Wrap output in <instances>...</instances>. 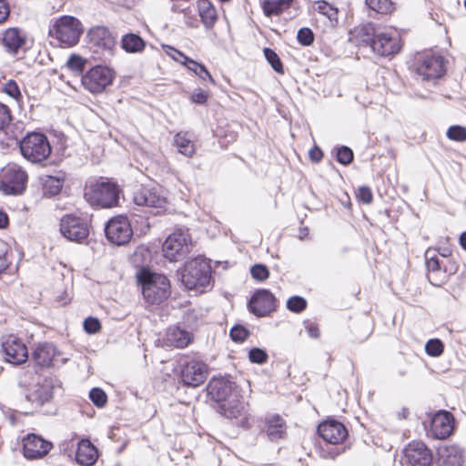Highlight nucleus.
I'll list each match as a JSON object with an SVG mask.
<instances>
[{
	"label": "nucleus",
	"instance_id": "obj_62",
	"mask_svg": "<svg viewBox=\"0 0 466 466\" xmlns=\"http://www.w3.org/2000/svg\"><path fill=\"white\" fill-rule=\"evenodd\" d=\"M307 331L309 335L313 339H317L319 337V329L318 326H316L313 323H309L307 325Z\"/></svg>",
	"mask_w": 466,
	"mask_h": 466
},
{
	"label": "nucleus",
	"instance_id": "obj_64",
	"mask_svg": "<svg viewBox=\"0 0 466 466\" xmlns=\"http://www.w3.org/2000/svg\"><path fill=\"white\" fill-rule=\"evenodd\" d=\"M460 243L461 247L466 250V231L461 235Z\"/></svg>",
	"mask_w": 466,
	"mask_h": 466
},
{
	"label": "nucleus",
	"instance_id": "obj_6",
	"mask_svg": "<svg viewBox=\"0 0 466 466\" xmlns=\"http://www.w3.org/2000/svg\"><path fill=\"white\" fill-rule=\"evenodd\" d=\"M20 150L25 158L37 163L50 156L51 146L45 135L34 132L23 138L20 142Z\"/></svg>",
	"mask_w": 466,
	"mask_h": 466
},
{
	"label": "nucleus",
	"instance_id": "obj_3",
	"mask_svg": "<svg viewBox=\"0 0 466 466\" xmlns=\"http://www.w3.org/2000/svg\"><path fill=\"white\" fill-rule=\"evenodd\" d=\"M120 189L109 180L90 181L85 187V198L92 206L112 208L118 204Z\"/></svg>",
	"mask_w": 466,
	"mask_h": 466
},
{
	"label": "nucleus",
	"instance_id": "obj_61",
	"mask_svg": "<svg viewBox=\"0 0 466 466\" xmlns=\"http://www.w3.org/2000/svg\"><path fill=\"white\" fill-rule=\"evenodd\" d=\"M322 151L315 147L309 150V157L314 162H319L322 158Z\"/></svg>",
	"mask_w": 466,
	"mask_h": 466
},
{
	"label": "nucleus",
	"instance_id": "obj_37",
	"mask_svg": "<svg viewBox=\"0 0 466 466\" xmlns=\"http://www.w3.org/2000/svg\"><path fill=\"white\" fill-rule=\"evenodd\" d=\"M315 10L327 16L332 25L338 22V8L325 1H318L314 5Z\"/></svg>",
	"mask_w": 466,
	"mask_h": 466
},
{
	"label": "nucleus",
	"instance_id": "obj_45",
	"mask_svg": "<svg viewBox=\"0 0 466 466\" xmlns=\"http://www.w3.org/2000/svg\"><path fill=\"white\" fill-rule=\"evenodd\" d=\"M250 273L252 278L258 281H264L269 276L268 268L262 264L254 265L250 269Z\"/></svg>",
	"mask_w": 466,
	"mask_h": 466
},
{
	"label": "nucleus",
	"instance_id": "obj_13",
	"mask_svg": "<svg viewBox=\"0 0 466 466\" xmlns=\"http://www.w3.org/2000/svg\"><path fill=\"white\" fill-rule=\"evenodd\" d=\"M60 232L66 239L82 243L87 238L89 228L79 217L66 215L60 220Z\"/></svg>",
	"mask_w": 466,
	"mask_h": 466
},
{
	"label": "nucleus",
	"instance_id": "obj_7",
	"mask_svg": "<svg viewBox=\"0 0 466 466\" xmlns=\"http://www.w3.org/2000/svg\"><path fill=\"white\" fill-rule=\"evenodd\" d=\"M192 239L187 229L177 228L170 234L163 244L165 258L169 261H177L190 251Z\"/></svg>",
	"mask_w": 466,
	"mask_h": 466
},
{
	"label": "nucleus",
	"instance_id": "obj_44",
	"mask_svg": "<svg viewBox=\"0 0 466 466\" xmlns=\"http://www.w3.org/2000/svg\"><path fill=\"white\" fill-rule=\"evenodd\" d=\"M163 49L165 50L167 56H169L172 59L180 63L184 66L189 60V57L186 56L183 53L170 46H163Z\"/></svg>",
	"mask_w": 466,
	"mask_h": 466
},
{
	"label": "nucleus",
	"instance_id": "obj_41",
	"mask_svg": "<svg viewBox=\"0 0 466 466\" xmlns=\"http://www.w3.org/2000/svg\"><path fill=\"white\" fill-rule=\"evenodd\" d=\"M264 56L273 69L278 73L283 72L282 63L275 51L270 48L264 49Z\"/></svg>",
	"mask_w": 466,
	"mask_h": 466
},
{
	"label": "nucleus",
	"instance_id": "obj_4",
	"mask_svg": "<svg viewBox=\"0 0 466 466\" xmlns=\"http://www.w3.org/2000/svg\"><path fill=\"white\" fill-rule=\"evenodd\" d=\"M89 46L96 60L109 61L116 53V37L105 26H96L88 31Z\"/></svg>",
	"mask_w": 466,
	"mask_h": 466
},
{
	"label": "nucleus",
	"instance_id": "obj_23",
	"mask_svg": "<svg viewBox=\"0 0 466 466\" xmlns=\"http://www.w3.org/2000/svg\"><path fill=\"white\" fill-rule=\"evenodd\" d=\"M234 392V384L226 378H213L208 385V393L216 402L222 403L232 396Z\"/></svg>",
	"mask_w": 466,
	"mask_h": 466
},
{
	"label": "nucleus",
	"instance_id": "obj_5",
	"mask_svg": "<svg viewBox=\"0 0 466 466\" xmlns=\"http://www.w3.org/2000/svg\"><path fill=\"white\" fill-rule=\"evenodd\" d=\"M82 33V23L77 18L71 15L59 17L53 23L49 29L50 35L56 38L66 46L76 45Z\"/></svg>",
	"mask_w": 466,
	"mask_h": 466
},
{
	"label": "nucleus",
	"instance_id": "obj_28",
	"mask_svg": "<svg viewBox=\"0 0 466 466\" xmlns=\"http://www.w3.org/2000/svg\"><path fill=\"white\" fill-rule=\"evenodd\" d=\"M40 181L44 195L46 197H53L61 191L65 182V175L62 172H57L54 176L43 175L40 177Z\"/></svg>",
	"mask_w": 466,
	"mask_h": 466
},
{
	"label": "nucleus",
	"instance_id": "obj_32",
	"mask_svg": "<svg viewBox=\"0 0 466 466\" xmlns=\"http://www.w3.org/2000/svg\"><path fill=\"white\" fill-rule=\"evenodd\" d=\"M198 7L202 23L207 28H211L218 19L215 6L208 0H199Z\"/></svg>",
	"mask_w": 466,
	"mask_h": 466
},
{
	"label": "nucleus",
	"instance_id": "obj_38",
	"mask_svg": "<svg viewBox=\"0 0 466 466\" xmlns=\"http://www.w3.org/2000/svg\"><path fill=\"white\" fill-rule=\"evenodd\" d=\"M185 66L191 72L195 73L198 76H199L202 80H208L210 83L214 84L215 81L210 75V73L207 70L205 66L198 63L197 61L189 58Z\"/></svg>",
	"mask_w": 466,
	"mask_h": 466
},
{
	"label": "nucleus",
	"instance_id": "obj_56",
	"mask_svg": "<svg viewBox=\"0 0 466 466\" xmlns=\"http://www.w3.org/2000/svg\"><path fill=\"white\" fill-rule=\"evenodd\" d=\"M11 122V113L9 108L0 103V130L7 127Z\"/></svg>",
	"mask_w": 466,
	"mask_h": 466
},
{
	"label": "nucleus",
	"instance_id": "obj_21",
	"mask_svg": "<svg viewBox=\"0 0 466 466\" xmlns=\"http://www.w3.org/2000/svg\"><path fill=\"white\" fill-rule=\"evenodd\" d=\"M464 462V451L459 445H443L438 449L436 460L438 466H463Z\"/></svg>",
	"mask_w": 466,
	"mask_h": 466
},
{
	"label": "nucleus",
	"instance_id": "obj_2",
	"mask_svg": "<svg viewBox=\"0 0 466 466\" xmlns=\"http://www.w3.org/2000/svg\"><path fill=\"white\" fill-rule=\"evenodd\" d=\"M211 267L209 262L201 257L187 261L181 271V282L190 290L205 292L210 287Z\"/></svg>",
	"mask_w": 466,
	"mask_h": 466
},
{
	"label": "nucleus",
	"instance_id": "obj_63",
	"mask_svg": "<svg viewBox=\"0 0 466 466\" xmlns=\"http://www.w3.org/2000/svg\"><path fill=\"white\" fill-rule=\"evenodd\" d=\"M8 225V217L6 213L0 210V228H5Z\"/></svg>",
	"mask_w": 466,
	"mask_h": 466
},
{
	"label": "nucleus",
	"instance_id": "obj_17",
	"mask_svg": "<svg viewBox=\"0 0 466 466\" xmlns=\"http://www.w3.org/2000/svg\"><path fill=\"white\" fill-rule=\"evenodd\" d=\"M318 433L323 441L333 445L342 443L349 434L344 424L333 419L322 421L318 427Z\"/></svg>",
	"mask_w": 466,
	"mask_h": 466
},
{
	"label": "nucleus",
	"instance_id": "obj_16",
	"mask_svg": "<svg viewBox=\"0 0 466 466\" xmlns=\"http://www.w3.org/2000/svg\"><path fill=\"white\" fill-rule=\"evenodd\" d=\"M454 430V418L446 410L435 413L431 421L429 435L434 439L445 440L451 435Z\"/></svg>",
	"mask_w": 466,
	"mask_h": 466
},
{
	"label": "nucleus",
	"instance_id": "obj_22",
	"mask_svg": "<svg viewBox=\"0 0 466 466\" xmlns=\"http://www.w3.org/2000/svg\"><path fill=\"white\" fill-rule=\"evenodd\" d=\"M275 309V297L267 289L255 292L249 300V310L258 317H264Z\"/></svg>",
	"mask_w": 466,
	"mask_h": 466
},
{
	"label": "nucleus",
	"instance_id": "obj_12",
	"mask_svg": "<svg viewBox=\"0 0 466 466\" xmlns=\"http://www.w3.org/2000/svg\"><path fill=\"white\" fill-rule=\"evenodd\" d=\"M374 53L381 56H393L401 48L400 36L398 31L390 29L380 32L371 42Z\"/></svg>",
	"mask_w": 466,
	"mask_h": 466
},
{
	"label": "nucleus",
	"instance_id": "obj_48",
	"mask_svg": "<svg viewBox=\"0 0 466 466\" xmlns=\"http://www.w3.org/2000/svg\"><path fill=\"white\" fill-rule=\"evenodd\" d=\"M297 39L302 46H310L314 41L313 32L308 28H300L297 34Z\"/></svg>",
	"mask_w": 466,
	"mask_h": 466
},
{
	"label": "nucleus",
	"instance_id": "obj_10",
	"mask_svg": "<svg viewBox=\"0 0 466 466\" xmlns=\"http://www.w3.org/2000/svg\"><path fill=\"white\" fill-rule=\"evenodd\" d=\"M105 232L107 239L117 246L128 243L133 236V230L128 218L122 215L109 219L106 225Z\"/></svg>",
	"mask_w": 466,
	"mask_h": 466
},
{
	"label": "nucleus",
	"instance_id": "obj_51",
	"mask_svg": "<svg viewBox=\"0 0 466 466\" xmlns=\"http://www.w3.org/2000/svg\"><path fill=\"white\" fill-rule=\"evenodd\" d=\"M84 329L88 334H96L101 329V323L98 319L89 317L84 320Z\"/></svg>",
	"mask_w": 466,
	"mask_h": 466
},
{
	"label": "nucleus",
	"instance_id": "obj_54",
	"mask_svg": "<svg viewBox=\"0 0 466 466\" xmlns=\"http://www.w3.org/2000/svg\"><path fill=\"white\" fill-rule=\"evenodd\" d=\"M426 266L430 272L429 279L431 280V274L441 269V264L437 258L430 257V250L426 252Z\"/></svg>",
	"mask_w": 466,
	"mask_h": 466
},
{
	"label": "nucleus",
	"instance_id": "obj_55",
	"mask_svg": "<svg viewBox=\"0 0 466 466\" xmlns=\"http://www.w3.org/2000/svg\"><path fill=\"white\" fill-rule=\"evenodd\" d=\"M4 91L5 94L15 98V100H18L21 97V92L15 81L10 80L5 84Z\"/></svg>",
	"mask_w": 466,
	"mask_h": 466
},
{
	"label": "nucleus",
	"instance_id": "obj_1",
	"mask_svg": "<svg viewBox=\"0 0 466 466\" xmlns=\"http://www.w3.org/2000/svg\"><path fill=\"white\" fill-rule=\"evenodd\" d=\"M137 279L142 287L145 299L150 304L160 303L170 294L169 280L162 274L142 268L137 272Z\"/></svg>",
	"mask_w": 466,
	"mask_h": 466
},
{
	"label": "nucleus",
	"instance_id": "obj_46",
	"mask_svg": "<svg viewBox=\"0 0 466 466\" xmlns=\"http://www.w3.org/2000/svg\"><path fill=\"white\" fill-rule=\"evenodd\" d=\"M90 400L97 407H103L106 403V394L98 388L92 389L89 393Z\"/></svg>",
	"mask_w": 466,
	"mask_h": 466
},
{
	"label": "nucleus",
	"instance_id": "obj_25",
	"mask_svg": "<svg viewBox=\"0 0 466 466\" xmlns=\"http://www.w3.org/2000/svg\"><path fill=\"white\" fill-rule=\"evenodd\" d=\"M98 459L96 447L87 439H81L77 442L76 461L82 466H92Z\"/></svg>",
	"mask_w": 466,
	"mask_h": 466
},
{
	"label": "nucleus",
	"instance_id": "obj_49",
	"mask_svg": "<svg viewBox=\"0 0 466 466\" xmlns=\"http://www.w3.org/2000/svg\"><path fill=\"white\" fill-rule=\"evenodd\" d=\"M248 360L252 363L262 364L267 361L268 354L259 348H253L248 352Z\"/></svg>",
	"mask_w": 466,
	"mask_h": 466
},
{
	"label": "nucleus",
	"instance_id": "obj_57",
	"mask_svg": "<svg viewBox=\"0 0 466 466\" xmlns=\"http://www.w3.org/2000/svg\"><path fill=\"white\" fill-rule=\"evenodd\" d=\"M358 198L365 204H370L372 201L371 190L367 187H361L358 190Z\"/></svg>",
	"mask_w": 466,
	"mask_h": 466
},
{
	"label": "nucleus",
	"instance_id": "obj_8",
	"mask_svg": "<svg viewBox=\"0 0 466 466\" xmlns=\"http://www.w3.org/2000/svg\"><path fill=\"white\" fill-rule=\"evenodd\" d=\"M26 182V172L15 163L6 165L0 172V190L6 195L21 194Z\"/></svg>",
	"mask_w": 466,
	"mask_h": 466
},
{
	"label": "nucleus",
	"instance_id": "obj_9",
	"mask_svg": "<svg viewBox=\"0 0 466 466\" xmlns=\"http://www.w3.org/2000/svg\"><path fill=\"white\" fill-rule=\"evenodd\" d=\"M133 202L137 206L153 208L157 214L167 209V198L157 187H140L134 192Z\"/></svg>",
	"mask_w": 466,
	"mask_h": 466
},
{
	"label": "nucleus",
	"instance_id": "obj_20",
	"mask_svg": "<svg viewBox=\"0 0 466 466\" xmlns=\"http://www.w3.org/2000/svg\"><path fill=\"white\" fill-rule=\"evenodd\" d=\"M218 412L228 419L240 418L244 423L248 420V404L238 392H234V396L219 404Z\"/></svg>",
	"mask_w": 466,
	"mask_h": 466
},
{
	"label": "nucleus",
	"instance_id": "obj_26",
	"mask_svg": "<svg viewBox=\"0 0 466 466\" xmlns=\"http://www.w3.org/2000/svg\"><path fill=\"white\" fill-rule=\"evenodd\" d=\"M2 43L8 52L15 54L25 46L26 35L20 29L11 27L4 32Z\"/></svg>",
	"mask_w": 466,
	"mask_h": 466
},
{
	"label": "nucleus",
	"instance_id": "obj_27",
	"mask_svg": "<svg viewBox=\"0 0 466 466\" xmlns=\"http://www.w3.org/2000/svg\"><path fill=\"white\" fill-rule=\"evenodd\" d=\"M58 354L51 343L39 344L33 352V360L37 366L47 368L52 365L55 357Z\"/></svg>",
	"mask_w": 466,
	"mask_h": 466
},
{
	"label": "nucleus",
	"instance_id": "obj_34",
	"mask_svg": "<svg viewBox=\"0 0 466 466\" xmlns=\"http://www.w3.org/2000/svg\"><path fill=\"white\" fill-rule=\"evenodd\" d=\"M174 146L185 157H192L196 151L195 145L187 133H177L174 137Z\"/></svg>",
	"mask_w": 466,
	"mask_h": 466
},
{
	"label": "nucleus",
	"instance_id": "obj_35",
	"mask_svg": "<svg viewBox=\"0 0 466 466\" xmlns=\"http://www.w3.org/2000/svg\"><path fill=\"white\" fill-rule=\"evenodd\" d=\"M374 26L371 24L360 25L354 29L353 36L360 42L366 43L371 46V42L375 38Z\"/></svg>",
	"mask_w": 466,
	"mask_h": 466
},
{
	"label": "nucleus",
	"instance_id": "obj_47",
	"mask_svg": "<svg viewBox=\"0 0 466 466\" xmlns=\"http://www.w3.org/2000/svg\"><path fill=\"white\" fill-rule=\"evenodd\" d=\"M306 300L299 296L291 297L287 301L288 309L293 312H300L306 308Z\"/></svg>",
	"mask_w": 466,
	"mask_h": 466
},
{
	"label": "nucleus",
	"instance_id": "obj_19",
	"mask_svg": "<svg viewBox=\"0 0 466 466\" xmlns=\"http://www.w3.org/2000/svg\"><path fill=\"white\" fill-rule=\"evenodd\" d=\"M208 366L199 360L187 362L181 371V379L184 384L191 387H198L202 384L208 377Z\"/></svg>",
	"mask_w": 466,
	"mask_h": 466
},
{
	"label": "nucleus",
	"instance_id": "obj_31",
	"mask_svg": "<svg viewBox=\"0 0 466 466\" xmlns=\"http://www.w3.org/2000/svg\"><path fill=\"white\" fill-rule=\"evenodd\" d=\"M267 433L271 441H278L284 438L286 434V423L279 415H272L267 418Z\"/></svg>",
	"mask_w": 466,
	"mask_h": 466
},
{
	"label": "nucleus",
	"instance_id": "obj_18",
	"mask_svg": "<svg viewBox=\"0 0 466 466\" xmlns=\"http://www.w3.org/2000/svg\"><path fill=\"white\" fill-rule=\"evenodd\" d=\"M51 448V442L34 433L28 434L23 439V452L25 457L29 460L42 459Z\"/></svg>",
	"mask_w": 466,
	"mask_h": 466
},
{
	"label": "nucleus",
	"instance_id": "obj_36",
	"mask_svg": "<svg viewBox=\"0 0 466 466\" xmlns=\"http://www.w3.org/2000/svg\"><path fill=\"white\" fill-rule=\"evenodd\" d=\"M290 3L291 0H267L263 4V10L268 16L279 15L284 9L289 8Z\"/></svg>",
	"mask_w": 466,
	"mask_h": 466
},
{
	"label": "nucleus",
	"instance_id": "obj_58",
	"mask_svg": "<svg viewBox=\"0 0 466 466\" xmlns=\"http://www.w3.org/2000/svg\"><path fill=\"white\" fill-rule=\"evenodd\" d=\"M10 8L6 0H0V24L5 22L9 16Z\"/></svg>",
	"mask_w": 466,
	"mask_h": 466
},
{
	"label": "nucleus",
	"instance_id": "obj_59",
	"mask_svg": "<svg viewBox=\"0 0 466 466\" xmlns=\"http://www.w3.org/2000/svg\"><path fill=\"white\" fill-rule=\"evenodd\" d=\"M208 99V93L204 90H197L191 95V100L197 104H204Z\"/></svg>",
	"mask_w": 466,
	"mask_h": 466
},
{
	"label": "nucleus",
	"instance_id": "obj_15",
	"mask_svg": "<svg viewBox=\"0 0 466 466\" xmlns=\"http://www.w3.org/2000/svg\"><path fill=\"white\" fill-rule=\"evenodd\" d=\"M5 360L15 365L25 362L28 359L27 347L24 341L14 335L7 336L2 342Z\"/></svg>",
	"mask_w": 466,
	"mask_h": 466
},
{
	"label": "nucleus",
	"instance_id": "obj_29",
	"mask_svg": "<svg viewBox=\"0 0 466 466\" xmlns=\"http://www.w3.org/2000/svg\"><path fill=\"white\" fill-rule=\"evenodd\" d=\"M54 385L51 380L45 379L35 386L34 390L28 395V400L43 405L53 398Z\"/></svg>",
	"mask_w": 466,
	"mask_h": 466
},
{
	"label": "nucleus",
	"instance_id": "obj_39",
	"mask_svg": "<svg viewBox=\"0 0 466 466\" xmlns=\"http://www.w3.org/2000/svg\"><path fill=\"white\" fill-rule=\"evenodd\" d=\"M367 5L380 14H390L394 10L391 0H366Z\"/></svg>",
	"mask_w": 466,
	"mask_h": 466
},
{
	"label": "nucleus",
	"instance_id": "obj_30",
	"mask_svg": "<svg viewBox=\"0 0 466 466\" xmlns=\"http://www.w3.org/2000/svg\"><path fill=\"white\" fill-rule=\"evenodd\" d=\"M191 339V334L179 327L168 328L165 336L166 344L176 348L187 347Z\"/></svg>",
	"mask_w": 466,
	"mask_h": 466
},
{
	"label": "nucleus",
	"instance_id": "obj_52",
	"mask_svg": "<svg viewBox=\"0 0 466 466\" xmlns=\"http://www.w3.org/2000/svg\"><path fill=\"white\" fill-rule=\"evenodd\" d=\"M85 59L80 56L71 55L66 62L67 67L74 72H81L85 66Z\"/></svg>",
	"mask_w": 466,
	"mask_h": 466
},
{
	"label": "nucleus",
	"instance_id": "obj_42",
	"mask_svg": "<svg viewBox=\"0 0 466 466\" xmlns=\"http://www.w3.org/2000/svg\"><path fill=\"white\" fill-rule=\"evenodd\" d=\"M447 137L451 140L462 142L466 140V128L461 126H452L447 130Z\"/></svg>",
	"mask_w": 466,
	"mask_h": 466
},
{
	"label": "nucleus",
	"instance_id": "obj_53",
	"mask_svg": "<svg viewBox=\"0 0 466 466\" xmlns=\"http://www.w3.org/2000/svg\"><path fill=\"white\" fill-rule=\"evenodd\" d=\"M337 160L343 164L348 165L353 160V152L348 147H340L337 151Z\"/></svg>",
	"mask_w": 466,
	"mask_h": 466
},
{
	"label": "nucleus",
	"instance_id": "obj_50",
	"mask_svg": "<svg viewBox=\"0 0 466 466\" xmlns=\"http://www.w3.org/2000/svg\"><path fill=\"white\" fill-rule=\"evenodd\" d=\"M249 335V331L243 326L236 325L230 330V337L236 342L244 341Z\"/></svg>",
	"mask_w": 466,
	"mask_h": 466
},
{
	"label": "nucleus",
	"instance_id": "obj_24",
	"mask_svg": "<svg viewBox=\"0 0 466 466\" xmlns=\"http://www.w3.org/2000/svg\"><path fill=\"white\" fill-rule=\"evenodd\" d=\"M418 74L423 80H433L444 73L443 58L440 56H426L417 68Z\"/></svg>",
	"mask_w": 466,
	"mask_h": 466
},
{
	"label": "nucleus",
	"instance_id": "obj_60",
	"mask_svg": "<svg viewBox=\"0 0 466 466\" xmlns=\"http://www.w3.org/2000/svg\"><path fill=\"white\" fill-rule=\"evenodd\" d=\"M344 451H345V449H334V450H332L330 451H321V457L323 459L334 460L339 455H340L342 452H344Z\"/></svg>",
	"mask_w": 466,
	"mask_h": 466
},
{
	"label": "nucleus",
	"instance_id": "obj_33",
	"mask_svg": "<svg viewBox=\"0 0 466 466\" xmlns=\"http://www.w3.org/2000/svg\"><path fill=\"white\" fill-rule=\"evenodd\" d=\"M121 46L127 53H140L146 46V42L137 34H127L122 36Z\"/></svg>",
	"mask_w": 466,
	"mask_h": 466
},
{
	"label": "nucleus",
	"instance_id": "obj_40",
	"mask_svg": "<svg viewBox=\"0 0 466 466\" xmlns=\"http://www.w3.org/2000/svg\"><path fill=\"white\" fill-rule=\"evenodd\" d=\"M444 350L443 343L438 339H430L425 345V350L431 357H439Z\"/></svg>",
	"mask_w": 466,
	"mask_h": 466
},
{
	"label": "nucleus",
	"instance_id": "obj_11",
	"mask_svg": "<svg viewBox=\"0 0 466 466\" xmlns=\"http://www.w3.org/2000/svg\"><path fill=\"white\" fill-rule=\"evenodd\" d=\"M113 79L114 72L110 68L96 66L83 76L82 84L91 93H100L112 83Z\"/></svg>",
	"mask_w": 466,
	"mask_h": 466
},
{
	"label": "nucleus",
	"instance_id": "obj_43",
	"mask_svg": "<svg viewBox=\"0 0 466 466\" xmlns=\"http://www.w3.org/2000/svg\"><path fill=\"white\" fill-rule=\"evenodd\" d=\"M11 253L5 244H0V275L11 265Z\"/></svg>",
	"mask_w": 466,
	"mask_h": 466
},
{
	"label": "nucleus",
	"instance_id": "obj_14",
	"mask_svg": "<svg viewBox=\"0 0 466 466\" xmlns=\"http://www.w3.org/2000/svg\"><path fill=\"white\" fill-rule=\"evenodd\" d=\"M432 454L426 445L420 441L410 443L403 451V466H430Z\"/></svg>",
	"mask_w": 466,
	"mask_h": 466
}]
</instances>
